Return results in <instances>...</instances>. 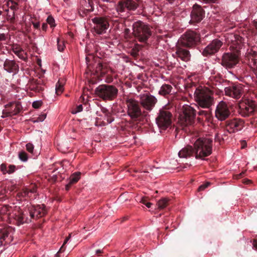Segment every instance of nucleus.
I'll use <instances>...</instances> for the list:
<instances>
[{
    "instance_id": "1",
    "label": "nucleus",
    "mask_w": 257,
    "mask_h": 257,
    "mask_svg": "<svg viewBox=\"0 0 257 257\" xmlns=\"http://www.w3.org/2000/svg\"><path fill=\"white\" fill-rule=\"evenodd\" d=\"M212 143L211 139H198L194 144L195 158L203 160L205 157L210 156L212 153Z\"/></svg>"
},
{
    "instance_id": "2",
    "label": "nucleus",
    "mask_w": 257,
    "mask_h": 257,
    "mask_svg": "<svg viewBox=\"0 0 257 257\" xmlns=\"http://www.w3.org/2000/svg\"><path fill=\"white\" fill-rule=\"evenodd\" d=\"M213 92L206 88H198L194 92L195 100L202 108H209L214 103Z\"/></svg>"
},
{
    "instance_id": "3",
    "label": "nucleus",
    "mask_w": 257,
    "mask_h": 257,
    "mask_svg": "<svg viewBox=\"0 0 257 257\" xmlns=\"http://www.w3.org/2000/svg\"><path fill=\"white\" fill-rule=\"evenodd\" d=\"M133 34L139 42L147 43L152 35L150 26L141 21L135 22L133 25Z\"/></svg>"
},
{
    "instance_id": "4",
    "label": "nucleus",
    "mask_w": 257,
    "mask_h": 257,
    "mask_svg": "<svg viewBox=\"0 0 257 257\" xmlns=\"http://www.w3.org/2000/svg\"><path fill=\"white\" fill-rule=\"evenodd\" d=\"M115 12L108 13L107 16H98L92 19L94 32L98 35L105 33L109 26V20L112 18H115Z\"/></svg>"
},
{
    "instance_id": "5",
    "label": "nucleus",
    "mask_w": 257,
    "mask_h": 257,
    "mask_svg": "<svg viewBox=\"0 0 257 257\" xmlns=\"http://www.w3.org/2000/svg\"><path fill=\"white\" fill-rule=\"evenodd\" d=\"M95 93L103 100L111 101L117 97L118 89L112 85L102 84L96 88Z\"/></svg>"
},
{
    "instance_id": "6",
    "label": "nucleus",
    "mask_w": 257,
    "mask_h": 257,
    "mask_svg": "<svg viewBox=\"0 0 257 257\" xmlns=\"http://www.w3.org/2000/svg\"><path fill=\"white\" fill-rule=\"evenodd\" d=\"M200 35L194 31H187L181 37L179 42L182 46L193 48L200 42Z\"/></svg>"
},
{
    "instance_id": "7",
    "label": "nucleus",
    "mask_w": 257,
    "mask_h": 257,
    "mask_svg": "<svg viewBox=\"0 0 257 257\" xmlns=\"http://www.w3.org/2000/svg\"><path fill=\"white\" fill-rule=\"evenodd\" d=\"M173 115L172 113L168 109L166 106L161 108L156 118V123L159 127L165 130L172 123Z\"/></svg>"
},
{
    "instance_id": "8",
    "label": "nucleus",
    "mask_w": 257,
    "mask_h": 257,
    "mask_svg": "<svg viewBox=\"0 0 257 257\" xmlns=\"http://www.w3.org/2000/svg\"><path fill=\"white\" fill-rule=\"evenodd\" d=\"M196 110L189 105L183 106V113L180 114L179 121L182 125L187 126L192 125L195 122Z\"/></svg>"
},
{
    "instance_id": "9",
    "label": "nucleus",
    "mask_w": 257,
    "mask_h": 257,
    "mask_svg": "<svg viewBox=\"0 0 257 257\" xmlns=\"http://www.w3.org/2000/svg\"><path fill=\"white\" fill-rule=\"evenodd\" d=\"M139 5L136 0H121L119 1L116 6V12L115 14V18H118L122 16V13L127 11H135L138 7Z\"/></svg>"
},
{
    "instance_id": "10",
    "label": "nucleus",
    "mask_w": 257,
    "mask_h": 257,
    "mask_svg": "<svg viewBox=\"0 0 257 257\" xmlns=\"http://www.w3.org/2000/svg\"><path fill=\"white\" fill-rule=\"evenodd\" d=\"M127 107V114L132 119L137 120L142 115L139 102L137 100L128 98L126 100Z\"/></svg>"
},
{
    "instance_id": "11",
    "label": "nucleus",
    "mask_w": 257,
    "mask_h": 257,
    "mask_svg": "<svg viewBox=\"0 0 257 257\" xmlns=\"http://www.w3.org/2000/svg\"><path fill=\"white\" fill-rule=\"evenodd\" d=\"M255 102L250 99H245L240 102L238 106V113L243 117H248L252 115L256 110Z\"/></svg>"
},
{
    "instance_id": "12",
    "label": "nucleus",
    "mask_w": 257,
    "mask_h": 257,
    "mask_svg": "<svg viewBox=\"0 0 257 257\" xmlns=\"http://www.w3.org/2000/svg\"><path fill=\"white\" fill-rule=\"evenodd\" d=\"M205 17V11L202 7L197 4L193 5L190 13V20L189 24L196 26Z\"/></svg>"
},
{
    "instance_id": "13",
    "label": "nucleus",
    "mask_w": 257,
    "mask_h": 257,
    "mask_svg": "<svg viewBox=\"0 0 257 257\" xmlns=\"http://www.w3.org/2000/svg\"><path fill=\"white\" fill-rule=\"evenodd\" d=\"M231 114V112L227 104L221 101L217 105L215 115V117L220 121L225 120L229 117Z\"/></svg>"
},
{
    "instance_id": "14",
    "label": "nucleus",
    "mask_w": 257,
    "mask_h": 257,
    "mask_svg": "<svg viewBox=\"0 0 257 257\" xmlns=\"http://www.w3.org/2000/svg\"><path fill=\"white\" fill-rule=\"evenodd\" d=\"M238 62V57L236 54L225 53L222 56L221 64L224 67L230 69Z\"/></svg>"
},
{
    "instance_id": "15",
    "label": "nucleus",
    "mask_w": 257,
    "mask_h": 257,
    "mask_svg": "<svg viewBox=\"0 0 257 257\" xmlns=\"http://www.w3.org/2000/svg\"><path fill=\"white\" fill-rule=\"evenodd\" d=\"M244 121L240 118H234L225 121V127L229 133L240 131L244 127Z\"/></svg>"
},
{
    "instance_id": "16",
    "label": "nucleus",
    "mask_w": 257,
    "mask_h": 257,
    "mask_svg": "<svg viewBox=\"0 0 257 257\" xmlns=\"http://www.w3.org/2000/svg\"><path fill=\"white\" fill-rule=\"evenodd\" d=\"M222 44V42L220 40L214 39L203 49L202 54L205 57L212 55L219 50Z\"/></svg>"
},
{
    "instance_id": "17",
    "label": "nucleus",
    "mask_w": 257,
    "mask_h": 257,
    "mask_svg": "<svg viewBox=\"0 0 257 257\" xmlns=\"http://www.w3.org/2000/svg\"><path fill=\"white\" fill-rule=\"evenodd\" d=\"M242 91L243 87L240 84H233L224 88L225 95L235 99L241 97Z\"/></svg>"
},
{
    "instance_id": "18",
    "label": "nucleus",
    "mask_w": 257,
    "mask_h": 257,
    "mask_svg": "<svg viewBox=\"0 0 257 257\" xmlns=\"http://www.w3.org/2000/svg\"><path fill=\"white\" fill-rule=\"evenodd\" d=\"M93 10V2L92 0H80L78 13L81 18L86 17Z\"/></svg>"
},
{
    "instance_id": "19",
    "label": "nucleus",
    "mask_w": 257,
    "mask_h": 257,
    "mask_svg": "<svg viewBox=\"0 0 257 257\" xmlns=\"http://www.w3.org/2000/svg\"><path fill=\"white\" fill-rule=\"evenodd\" d=\"M157 99L151 94H144L140 97V103L143 107L147 110L151 111L157 102Z\"/></svg>"
},
{
    "instance_id": "20",
    "label": "nucleus",
    "mask_w": 257,
    "mask_h": 257,
    "mask_svg": "<svg viewBox=\"0 0 257 257\" xmlns=\"http://www.w3.org/2000/svg\"><path fill=\"white\" fill-rule=\"evenodd\" d=\"M22 109L20 102H11L5 106L3 111V117H8L18 114Z\"/></svg>"
},
{
    "instance_id": "21",
    "label": "nucleus",
    "mask_w": 257,
    "mask_h": 257,
    "mask_svg": "<svg viewBox=\"0 0 257 257\" xmlns=\"http://www.w3.org/2000/svg\"><path fill=\"white\" fill-rule=\"evenodd\" d=\"M44 204L32 206L29 209L30 219H37L44 216L47 212Z\"/></svg>"
},
{
    "instance_id": "22",
    "label": "nucleus",
    "mask_w": 257,
    "mask_h": 257,
    "mask_svg": "<svg viewBox=\"0 0 257 257\" xmlns=\"http://www.w3.org/2000/svg\"><path fill=\"white\" fill-rule=\"evenodd\" d=\"M247 63L253 73L257 75V53L250 50L246 55Z\"/></svg>"
},
{
    "instance_id": "23",
    "label": "nucleus",
    "mask_w": 257,
    "mask_h": 257,
    "mask_svg": "<svg viewBox=\"0 0 257 257\" xmlns=\"http://www.w3.org/2000/svg\"><path fill=\"white\" fill-rule=\"evenodd\" d=\"M4 69L9 73L17 74L19 71V66L15 60L6 59L4 63Z\"/></svg>"
},
{
    "instance_id": "24",
    "label": "nucleus",
    "mask_w": 257,
    "mask_h": 257,
    "mask_svg": "<svg viewBox=\"0 0 257 257\" xmlns=\"http://www.w3.org/2000/svg\"><path fill=\"white\" fill-rule=\"evenodd\" d=\"M95 71L97 74L100 73L101 75L107 74L110 71L112 73L113 70L111 69L106 63H103L102 61H99L96 64Z\"/></svg>"
},
{
    "instance_id": "25",
    "label": "nucleus",
    "mask_w": 257,
    "mask_h": 257,
    "mask_svg": "<svg viewBox=\"0 0 257 257\" xmlns=\"http://www.w3.org/2000/svg\"><path fill=\"white\" fill-rule=\"evenodd\" d=\"M195 155L194 147L191 146H187L186 147L183 148L178 153V155L180 158H187L193 156Z\"/></svg>"
},
{
    "instance_id": "26",
    "label": "nucleus",
    "mask_w": 257,
    "mask_h": 257,
    "mask_svg": "<svg viewBox=\"0 0 257 257\" xmlns=\"http://www.w3.org/2000/svg\"><path fill=\"white\" fill-rule=\"evenodd\" d=\"M177 56L184 61H188L190 60L191 54L190 52L181 47H178L176 51Z\"/></svg>"
},
{
    "instance_id": "27",
    "label": "nucleus",
    "mask_w": 257,
    "mask_h": 257,
    "mask_svg": "<svg viewBox=\"0 0 257 257\" xmlns=\"http://www.w3.org/2000/svg\"><path fill=\"white\" fill-rule=\"evenodd\" d=\"M14 218L16 221V223L18 225H20L25 223H27L29 221H31V219L27 217L26 214L22 212H18L15 214Z\"/></svg>"
},
{
    "instance_id": "28",
    "label": "nucleus",
    "mask_w": 257,
    "mask_h": 257,
    "mask_svg": "<svg viewBox=\"0 0 257 257\" xmlns=\"http://www.w3.org/2000/svg\"><path fill=\"white\" fill-rule=\"evenodd\" d=\"M234 40H232L231 47L238 53L243 45L242 38L239 35H234Z\"/></svg>"
},
{
    "instance_id": "29",
    "label": "nucleus",
    "mask_w": 257,
    "mask_h": 257,
    "mask_svg": "<svg viewBox=\"0 0 257 257\" xmlns=\"http://www.w3.org/2000/svg\"><path fill=\"white\" fill-rule=\"evenodd\" d=\"M80 175V172H75L70 176L69 182L65 186L66 190H69L73 184L76 183L79 181Z\"/></svg>"
},
{
    "instance_id": "30",
    "label": "nucleus",
    "mask_w": 257,
    "mask_h": 257,
    "mask_svg": "<svg viewBox=\"0 0 257 257\" xmlns=\"http://www.w3.org/2000/svg\"><path fill=\"white\" fill-rule=\"evenodd\" d=\"M173 87L168 84H163L159 91V94L164 97H167L168 95L171 94L173 90Z\"/></svg>"
},
{
    "instance_id": "31",
    "label": "nucleus",
    "mask_w": 257,
    "mask_h": 257,
    "mask_svg": "<svg viewBox=\"0 0 257 257\" xmlns=\"http://www.w3.org/2000/svg\"><path fill=\"white\" fill-rule=\"evenodd\" d=\"M13 52L21 59L26 61L27 59V53L24 50L20 48L18 46L14 47L13 48Z\"/></svg>"
},
{
    "instance_id": "32",
    "label": "nucleus",
    "mask_w": 257,
    "mask_h": 257,
    "mask_svg": "<svg viewBox=\"0 0 257 257\" xmlns=\"http://www.w3.org/2000/svg\"><path fill=\"white\" fill-rule=\"evenodd\" d=\"M99 6L106 11V10L110 9L111 7H115L116 5L115 3L110 0H102V2L99 3Z\"/></svg>"
},
{
    "instance_id": "33",
    "label": "nucleus",
    "mask_w": 257,
    "mask_h": 257,
    "mask_svg": "<svg viewBox=\"0 0 257 257\" xmlns=\"http://www.w3.org/2000/svg\"><path fill=\"white\" fill-rule=\"evenodd\" d=\"M65 80L64 79H59L58 81L56 84V93L57 95L61 94L64 89H63V86L65 84Z\"/></svg>"
},
{
    "instance_id": "34",
    "label": "nucleus",
    "mask_w": 257,
    "mask_h": 257,
    "mask_svg": "<svg viewBox=\"0 0 257 257\" xmlns=\"http://www.w3.org/2000/svg\"><path fill=\"white\" fill-rule=\"evenodd\" d=\"M40 83H41V80L32 79L29 80L28 85L29 89L32 91H34V90H36V85Z\"/></svg>"
},
{
    "instance_id": "35",
    "label": "nucleus",
    "mask_w": 257,
    "mask_h": 257,
    "mask_svg": "<svg viewBox=\"0 0 257 257\" xmlns=\"http://www.w3.org/2000/svg\"><path fill=\"white\" fill-rule=\"evenodd\" d=\"M169 199L164 198L160 199L157 203L158 208L159 209H163L169 204Z\"/></svg>"
},
{
    "instance_id": "36",
    "label": "nucleus",
    "mask_w": 257,
    "mask_h": 257,
    "mask_svg": "<svg viewBox=\"0 0 257 257\" xmlns=\"http://www.w3.org/2000/svg\"><path fill=\"white\" fill-rule=\"evenodd\" d=\"M10 228H1L0 229V238L5 240L8 237L10 233Z\"/></svg>"
},
{
    "instance_id": "37",
    "label": "nucleus",
    "mask_w": 257,
    "mask_h": 257,
    "mask_svg": "<svg viewBox=\"0 0 257 257\" xmlns=\"http://www.w3.org/2000/svg\"><path fill=\"white\" fill-rule=\"evenodd\" d=\"M7 5L12 11H14L18 9V4L13 0H8Z\"/></svg>"
},
{
    "instance_id": "38",
    "label": "nucleus",
    "mask_w": 257,
    "mask_h": 257,
    "mask_svg": "<svg viewBox=\"0 0 257 257\" xmlns=\"http://www.w3.org/2000/svg\"><path fill=\"white\" fill-rule=\"evenodd\" d=\"M6 12H7L8 19L10 21L11 23H14L15 20V12L13 11L10 12L9 10H7Z\"/></svg>"
},
{
    "instance_id": "39",
    "label": "nucleus",
    "mask_w": 257,
    "mask_h": 257,
    "mask_svg": "<svg viewBox=\"0 0 257 257\" xmlns=\"http://www.w3.org/2000/svg\"><path fill=\"white\" fill-rule=\"evenodd\" d=\"M19 158L22 161L26 162L28 159V154L24 151H21L19 153Z\"/></svg>"
},
{
    "instance_id": "40",
    "label": "nucleus",
    "mask_w": 257,
    "mask_h": 257,
    "mask_svg": "<svg viewBox=\"0 0 257 257\" xmlns=\"http://www.w3.org/2000/svg\"><path fill=\"white\" fill-rule=\"evenodd\" d=\"M57 47L58 50L60 52L63 51L65 47L64 41L59 38L57 39Z\"/></svg>"
},
{
    "instance_id": "41",
    "label": "nucleus",
    "mask_w": 257,
    "mask_h": 257,
    "mask_svg": "<svg viewBox=\"0 0 257 257\" xmlns=\"http://www.w3.org/2000/svg\"><path fill=\"white\" fill-rule=\"evenodd\" d=\"M198 114L199 116H204L206 119H209L210 116V112L206 110H199Z\"/></svg>"
},
{
    "instance_id": "42",
    "label": "nucleus",
    "mask_w": 257,
    "mask_h": 257,
    "mask_svg": "<svg viewBox=\"0 0 257 257\" xmlns=\"http://www.w3.org/2000/svg\"><path fill=\"white\" fill-rule=\"evenodd\" d=\"M29 195V192L27 189H24L23 191L19 192L17 196L19 198H24Z\"/></svg>"
},
{
    "instance_id": "43",
    "label": "nucleus",
    "mask_w": 257,
    "mask_h": 257,
    "mask_svg": "<svg viewBox=\"0 0 257 257\" xmlns=\"http://www.w3.org/2000/svg\"><path fill=\"white\" fill-rule=\"evenodd\" d=\"M17 169V167L14 165H9L7 169V173L11 174L15 172Z\"/></svg>"
},
{
    "instance_id": "44",
    "label": "nucleus",
    "mask_w": 257,
    "mask_h": 257,
    "mask_svg": "<svg viewBox=\"0 0 257 257\" xmlns=\"http://www.w3.org/2000/svg\"><path fill=\"white\" fill-rule=\"evenodd\" d=\"M44 89V85L42 84V81L41 80V83L36 85V90H34L33 91L36 92H40Z\"/></svg>"
},
{
    "instance_id": "45",
    "label": "nucleus",
    "mask_w": 257,
    "mask_h": 257,
    "mask_svg": "<svg viewBox=\"0 0 257 257\" xmlns=\"http://www.w3.org/2000/svg\"><path fill=\"white\" fill-rule=\"evenodd\" d=\"M47 22L48 24H49L51 26V27L55 26V25L54 24L55 20H54V18L51 16H49L48 17V18L47 19Z\"/></svg>"
},
{
    "instance_id": "46",
    "label": "nucleus",
    "mask_w": 257,
    "mask_h": 257,
    "mask_svg": "<svg viewBox=\"0 0 257 257\" xmlns=\"http://www.w3.org/2000/svg\"><path fill=\"white\" fill-rule=\"evenodd\" d=\"M71 235V234H69V235L65 238V239L64 240V242L62 246L60 248L58 252H62L64 251V245H65V244L67 243L68 241L70 239Z\"/></svg>"
},
{
    "instance_id": "47",
    "label": "nucleus",
    "mask_w": 257,
    "mask_h": 257,
    "mask_svg": "<svg viewBox=\"0 0 257 257\" xmlns=\"http://www.w3.org/2000/svg\"><path fill=\"white\" fill-rule=\"evenodd\" d=\"M7 38V34L5 33H0V47L2 45V42L6 41Z\"/></svg>"
},
{
    "instance_id": "48",
    "label": "nucleus",
    "mask_w": 257,
    "mask_h": 257,
    "mask_svg": "<svg viewBox=\"0 0 257 257\" xmlns=\"http://www.w3.org/2000/svg\"><path fill=\"white\" fill-rule=\"evenodd\" d=\"M210 185V183L209 182H207L204 183L203 184L201 185V186H200L198 188V190L199 191L204 190L205 189L208 187Z\"/></svg>"
},
{
    "instance_id": "49",
    "label": "nucleus",
    "mask_w": 257,
    "mask_h": 257,
    "mask_svg": "<svg viewBox=\"0 0 257 257\" xmlns=\"http://www.w3.org/2000/svg\"><path fill=\"white\" fill-rule=\"evenodd\" d=\"M7 169L8 167L7 166L6 164H2L0 166V170L3 172V174H6L7 173Z\"/></svg>"
},
{
    "instance_id": "50",
    "label": "nucleus",
    "mask_w": 257,
    "mask_h": 257,
    "mask_svg": "<svg viewBox=\"0 0 257 257\" xmlns=\"http://www.w3.org/2000/svg\"><path fill=\"white\" fill-rule=\"evenodd\" d=\"M105 117H106L107 122L109 123L112 122L114 120V117H112V113L111 112L105 115Z\"/></svg>"
},
{
    "instance_id": "51",
    "label": "nucleus",
    "mask_w": 257,
    "mask_h": 257,
    "mask_svg": "<svg viewBox=\"0 0 257 257\" xmlns=\"http://www.w3.org/2000/svg\"><path fill=\"white\" fill-rule=\"evenodd\" d=\"M42 104L41 101H36L33 102L32 106L35 108H39Z\"/></svg>"
},
{
    "instance_id": "52",
    "label": "nucleus",
    "mask_w": 257,
    "mask_h": 257,
    "mask_svg": "<svg viewBox=\"0 0 257 257\" xmlns=\"http://www.w3.org/2000/svg\"><path fill=\"white\" fill-rule=\"evenodd\" d=\"M26 147L27 150L29 152H30L31 153H33V150H34V146L33 144H32L31 143H28L26 145Z\"/></svg>"
},
{
    "instance_id": "53",
    "label": "nucleus",
    "mask_w": 257,
    "mask_h": 257,
    "mask_svg": "<svg viewBox=\"0 0 257 257\" xmlns=\"http://www.w3.org/2000/svg\"><path fill=\"white\" fill-rule=\"evenodd\" d=\"M83 110V106L82 104L77 106L76 110H73L72 113H76L81 111Z\"/></svg>"
},
{
    "instance_id": "54",
    "label": "nucleus",
    "mask_w": 257,
    "mask_h": 257,
    "mask_svg": "<svg viewBox=\"0 0 257 257\" xmlns=\"http://www.w3.org/2000/svg\"><path fill=\"white\" fill-rule=\"evenodd\" d=\"M28 190L29 193H35L37 190V187L35 185H33L32 187L30 189H27Z\"/></svg>"
},
{
    "instance_id": "55",
    "label": "nucleus",
    "mask_w": 257,
    "mask_h": 257,
    "mask_svg": "<svg viewBox=\"0 0 257 257\" xmlns=\"http://www.w3.org/2000/svg\"><path fill=\"white\" fill-rule=\"evenodd\" d=\"M46 114H43L37 118V121H42L46 118Z\"/></svg>"
},
{
    "instance_id": "56",
    "label": "nucleus",
    "mask_w": 257,
    "mask_h": 257,
    "mask_svg": "<svg viewBox=\"0 0 257 257\" xmlns=\"http://www.w3.org/2000/svg\"><path fill=\"white\" fill-rule=\"evenodd\" d=\"M205 4H212L215 3L218 0H200Z\"/></svg>"
},
{
    "instance_id": "57",
    "label": "nucleus",
    "mask_w": 257,
    "mask_h": 257,
    "mask_svg": "<svg viewBox=\"0 0 257 257\" xmlns=\"http://www.w3.org/2000/svg\"><path fill=\"white\" fill-rule=\"evenodd\" d=\"M105 81L107 83H110V82H112L113 78H112V77L111 76H110L109 75H107L106 76V78Z\"/></svg>"
},
{
    "instance_id": "58",
    "label": "nucleus",
    "mask_w": 257,
    "mask_h": 257,
    "mask_svg": "<svg viewBox=\"0 0 257 257\" xmlns=\"http://www.w3.org/2000/svg\"><path fill=\"white\" fill-rule=\"evenodd\" d=\"M140 202L142 203L144 205H146V203L148 202V198L146 197H142L140 200Z\"/></svg>"
},
{
    "instance_id": "59",
    "label": "nucleus",
    "mask_w": 257,
    "mask_h": 257,
    "mask_svg": "<svg viewBox=\"0 0 257 257\" xmlns=\"http://www.w3.org/2000/svg\"><path fill=\"white\" fill-rule=\"evenodd\" d=\"M101 111L105 115H106V114H108L110 112V111H109V110L107 108H106L105 107L101 108Z\"/></svg>"
},
{
    "instance_id": "60",
    "label": "nucleus",
    "mask_w": 257,
    "mask_h": 257,
    "mask_svg": "<svg viewBox=\"0 0 257 257\" xmlns=\"http://www.w3.org/2000/svg\"><path fill=\"white\" fill-rule=\"evenodd\" d=\"M33 25L34 27L36 29H39L40 27V24L39 22H33Z\"/></svg>"
},
{
    "instance_id": "61",
    "label": "nucleus",
    "mask_w": 257,
    "mask_h": 257,
    "mask_svg": "<svg viewBox=\"0 0 257 257\" xmlns=\"http://www.w3.org/2000/svg\"><path fill=\"white\" fill-rule=\"evenodd\" d=\"M48 27L47 23H43L42 24V29L43 31H46Z\"/></svg>"
},
{
    "instance_id": "62",
    "label": "nucleus",
    "mask_w": 257,
    "mask_h": 257,
    "mask_svg": "<svg viewBox=\"0 0 257 257\" xmlns=\"http://www.w3.org/2000/svg\"><path fill=\"white\" fill-rule=\"evenodd\" d=\"M104 248L102 249H97L96 250V254L100 255V253H104Z\"/></svg>"
},
{
    "instance_id": "63",
    "label": "nucleus",
    "mask_w": 257,
    "mask_h": 257,
    "mask_svg": "<svg viewBox=\"0 0 257 257\" xmlns=\"http://www.w3.org/2000/svg\"><path fill=\"white\" fill-rule=\"evenodd\" d=\"M243 183L244 184H250L251 183V181L249 180V179H244L243 180Z\"/></svg>"
},
{
    "instance_id": "64",
    "label": "nucleus",
    "mask_w": 257,
    "mask_h": 257,
    "mask_svg": "<svg viewBox=\"0 0 257 257\" xmlns=\"http://www.w3.org/2000/svg\"><path fill=\"white\" fill-rule=\"evenodd\" d=\"M253 247L257 250V239H254L252 243Z\"/></svg>"
}]
</instances>
